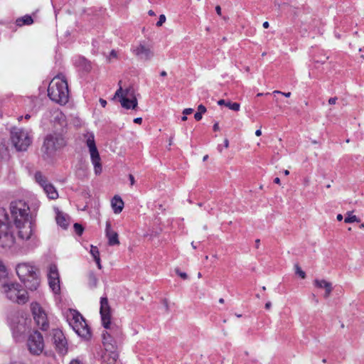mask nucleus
<instances>
[{
    "label": "nucleus",
    "mask_w": 364,
    "mask_h": 364,
    "mask_svg": "<svg viewBox=\"0 0 364 364\" xmlns=\"http://www.w3.org/2000/svg\"><path fill=\"white\" fill-rule=\"evenodd\" d=\"M49 98L60 105H66L69 101V89L68 81L62 75H56L48 87Z\"/></svg>",
    "instance_id": "f257e3e1"
},
{
    "label": "nucleus",
    "mask_w": 364,
    "mask_h": 364,
    "mask_svg": "<svg viewBox=\"0 0 364 364\" xmlns=\"http://www.w3.org/2000/svg\"><path fill=\"white\" fill-rule=\"evenodd\" d=\"M69 325L75 332L83 338L90 337V331L82 316L76 310L70 309L65 313Z\"/></svg>",
    "instance_id": "f03ea898"
},
{
    "label": "nucleus",
    "mask_w": 364,
    "mask_h": 364,
    "mask_svg": "<svg viewBox=\"0 0 364 364\" xmlns=\"http://www.w3.org/2000/svg\"><path fill=\"white\" fill-rule=\"evenodd\" d=\"M8 215L4 208H0V245L2 247H11L15 243V237L8 224Z\"/></svg>",
    "instance_id": "7ed1b4c3"
},
{
    "label": "nucleus",
    "mask_w": 364,
    "mask_h": 364,
    "mask_svg": "<svg viewBox=\"0 0 364 364\" xmlns=\"http://www.w3.org/2000/svg\"><path fill=\"white\" fill-rule=\"evenodd\" d=\"M85 142L88 147L91 162L95 174L99 175L102 171L101 159L97 150L93 133L87 132L83 135Z\"/></svg>",
    "instance_id": "20e7f679"
},
{
    "label": "nucleus",
    "mask_w": 364,
    "mask_h": 364,
    "mask_svg": "<svg viewBox=\"0 0 364 364\" xmlns=\"http://www.w3.org/2000/svg\"><path fill=\"white\" fill-rule=\"evenodd\" d=\"M114 98H118L122 107L127 109H135L138 100L134 90L131 88L123 89L121 85L116 91Z\"/></svg>",
    "instance_id": "39448f33"
},
{
    "label": "nucleus",
    "mask_w": 364,
    "mask_h": 364,
    "mask_svg": "<svg viewBox=\"0 0 364 364\" xmlns=\"http://www.w3.org/2000/svg\"><path fill=\"white\" fill-rule=\"evenodd\" d=\"M11 220L16 228L19 229L18 236L22 237L21 230L23 227V201L21 200H14L10 204Z\"/></svg>",
    "instance_id": "423d86ee"
},
{
    "label": "nucleus",
    "mask_w": 364,
    "mask_h": 364,
    "mask_svg": "<svg viewBox=\"0 0 364 364\" xmlns=\"http://www.w3.org/2000/svg\"><path fill=\"white\" fill-rule=\"evenodd\" d=\"M30 309L37 326L43 330L47 329L48 327V316L41 305L36 301H33L31 304Z\"/></svg>",
    "instance_id": "0eeeda50"
},
{
    "label": "nucleus",
    "mask_w": 364,
    "mask_h": 364,
    "mask_svg": "<svg viewBox=\"0 0 364 364\" xmlns=\"http://www.w3.org/2000/svg\"><path fill=\"white\" fill-rule=\"evenodd\" d=\"M2 291L6 294L7 298L17 304L23 301V293L21 284L18 283L4 284Z\"/></svg>",
    "instance_id": "6e6552de"
},
{
    "label": "nucleus",
    "mask_w": 364,
    "mask_h": 364,
    "mask_svg": "<svg viewBox=\"0 0 364 364\" xmlns=\"http://www.w3.org/2000/svg\"><path fill=\"white\" fill-rule=\"evenodd\" d=\"M28 348L33 354L38 355L41 353L44 348V341L41 333L33 332L28 338Z\"/></svg>",
    "instance_id": "1a4fd4ad"
},
{
    "label": "nucleus",
    "mask_w": 364,
    "mask_h": 364,
    "mask_svg": "<svg viewBox=\"0 0 364 364\" xmlns=\"http://www.w3.org/2000/svg\"><path fill=\"white\" fill-rule=\"evenodd\" d=\"M48 284L52 291L59 294L60 292V276L56 265L51 264L48 272Z\"/></svg>",
    "instance_id": "9d476101"
},
{
    "label": "nucleus",
    "mask_w": 364,
    "mask_h": 364,
    "mask_svg": "<svg viewBox=\"0 0 364 364\" xmlns=\"http://www.w3.org/2000/svg\"><path fill=\"white\" fill-rule=\"evenodd\" d=\"M52 335L56 350L61 354H65L68 352V343L63 331L59 329H54Z\"/></svg>",
    "instance_id": "9b49d317"
},
{
    "label": "nucleus",
    "mask_w": 364,
    "mask_h": 364,
    "mask_svg": "<svg viewBox=\"0 0 364 364\" xmlns=\"http://www.w3.org/2000/svg\"><path fill=\"white\" fill-rule=\"evenodd\" d=\"M100 314L102 325L105 328H109L110 326V308L107 299L105 297L100 299Z\"/></svg>",
    "instance_id": "f8f14e48"
},
{
    "label": "nucleus",
    "mask_w": 364,
    "mask_h": 364,
    "mask_svg": "<svg viewBox=\"0 0 364 364\" xmlns=\"http://www.w3.org/2000/svg\"><path fill=\"white\" fill-rule=\"evenodd\" d=\"M26 277H32V281L31 282V284H28V289L31 290H35L36 289L39 284V278L37 273V269L36 267L31 264H26Z\"/></svg>",
    "instance_id": "ddd939ff"
},
{
    "label": "nucleus",
    "mask_w": 364,
    "mask_h": 364,
    "mask_svg": "<svg viewBox=\"0 0 364 364\" xmlns=\"http://www.w3.org/2000/svg\"><path fill=\"white\" fill-rule=\"evenodd\" d=\"M23 132L21 129L13 128L11 131V142L17 151L22 150L23 147Z\"/></svg>",
    "instance_id": "4468645a"
},
{
    "label": "nucleus",
    "mask_w": 364,
    "mask_h": 364,
    "mask_svg": "<svg viewBox=\"0 0 364 364\" xmlns=\"http://www.w3.org/2000/svg\"><path fill=\"white\" fill-rule=\"evenodd\" d=\"M105 235L109 245L114 246L120 244L118 233L112 230L109 222H107L105 224Z\"/></svg>",
    "instance_id": "2eb2a0df"
},
{
    "label": "nucleus",
    "mask_w": 364,
    "mask_h": 364,
    "mask_svg": "<svg viewBox=\"0 0 364 364\" xmlns=\"http://www.w3.org/2000/svg\"><path fill=\"white\" fill-rule=\"evenodd\" d=\"M55 212V221L59 227L63 230H66L69 225V219L68 216L59 210L58 208H54Z\"/></svg>",
    "instance_id": "dca6fc26"
},
{
    "label": "nucleus",
    "mask_w": 364,
    "mask_h": 364,
    "mask_svg": "<svg viewBox=\"0 0 364 364\" xmlns=\"http://www.w3.org/2000/svg\"><path fill=\"white\" fill-rule=\"evenodd\" d=\"M124 206V203L122 198L115 195L111 200V207L114 214H119L122 212Z\"/></svg>",
    "instance_id": "f3484780"
},
{
    "label": "nucleus",
    "mask_w": 364,
    "mask_h": 364,
    "mask_svg": "<svg viewBox=\"0 0 364 364\" xmlns=\"http://www.w3.org/2000/svg\"><path fill=\"white\" fill-rule=\"evenodd\" d=\"M132 52L140 60H146L151 55V51L148 47H135Z\"/></svg>",
    "instance_id": "a211bd4d"
},
{
    "label": "nucleus",
    "mask_w": 364,
    "mask_h": 364,
    "mask_svg": "<svg viewBox=\"0 0 364 364\" xmlns=\"http://www.w3.org/2000/svg\"><path fill=\"white\" fill-rule=\"evenodd\" d=\"M103 48L101 53L107 62L110 63L117 59V52L112 47H103Z\"/></svg>",
    "instance_id": "6ab92c4d"
},
{
    "label": "nucleus",
    "mask_w": 364,
    "mask_h": 364,
    "mask_svg": "<svg viewBox=\"0 0 364 364\" xmlns=\"http://www.w3.org/2000/svg\"><path fill=\"white\" fill-rule=\"evenodd\" d=\"M43 188L49 198L54 200L58 198V193L53 184L48 183Z\"/></svg>",
    "instance_id": "aec40b11"
},
{
    "label": "nucleus",
    "mask_w": 364,
    "mask_h": 364,
    "mask_svg": "<svg viewBox=\"0 0 364 364\" xmlns=\"http://www.w3.org/2000/svg\"><path fill=\"white\" fill-rule=\"evenodd\" d=\"M314 284L317 288H324L326 290V296H328L331 292V284L326 280L316 279L314 281Z\"/></svg>",
    "instance_id": "412c9836"
},
{
    "label": "nucleus",
    "mask_w": 364,
    "mask_h": 364,
    "mask_svg": "<svg viewBox=\"0 0 364 364\" xmlns=\"http://www.w3.org/2000/svg\"><path fill=\"white\" fill-rule=\"evenodd\" d=\"M103 343L106 350H112L116 347L115 341L106 332L102 334Z\"/></svg>",
    "instance_id": "4be33fe9"
},
{
    "label": "nucleus",
    "mask_w": 364,
    "mask_h": 364,
    "mask_svg": "<svg viewBox=\"0 0 364 364\" xmlns=\"http://www.w3.org/2000/svg\"><path fill=\"white\" fill-rule=\"evenodd\" d=\"M90 254L94 258L95 261L96 262V264L97 265V267L101 269H102V264H101V260H100V254L98 248L96 246L91 245L90 246Z\"/></svg>",
    "instance_id": "5701e85b"
},
{
    "label": "nucleus",
    "mask_w": 364,
    "mask_h": 364,
    "mask_svg": "<svg viewBox=\"0 0 364 364\" xmlns=\"http://www.w3.org/2000/svg\"><path fill=\"white\" fill-rule=\"evenodd\" d=\"M34 216L31 214V215H28V214H24V223H29V228H30V231H29V233L26 236V239H29L31 235H33V228H34Z\"/></svg>",
    "instance_id": "b1692460"
},
{
    "label": "nucleus",
    "mask_w": 364,
    "mask_h": 364,
    "mask_svg": "<svg viewBox=\"0 0 364 364\" xmlns=\"http://www.w3.org/2000/svg\"><path fill=\"white\" fill-rule=\"evenodd\" d=\"M11 329L13 331V336L14 338L16 340V342L21 341V325L17 324L15 326L14 324H11Z\"/></svg>",
    "instance_id": "393cba45"
},
{
    "label": "nucleus",
    "mask_w": 364,
    "mask_h": 364,
    "mask_svg": "<svg viewBox=\"0 0 364 364\" xmlns=\"http://www.w3.org/2000/svg\"><path fill=\"white\" fill-rule=\"evenodd\" d=\"M358 223L360 222V219L353 214V211H349L347 213V216L345 218L346 223Z\"/></svg>",
    "instance_id": "a878e982"
},
{
    "label": "nucleus",
    "mask_w": 364,
    "mask_h": 364,
    "mask_svg": "<svg viewBox=\"0 0 364 364\" xmlns=\"http://www.w3.org/2000/svg\"><path fill=\"white\" fill-rule=\"evenodd\" d=\"M38 18L36 12L33 13V15H24V25H31Z\"/></svg>",
    "instance_id": "bb28decb"
},
{
    "label": "nucleus",
    "mask_w": 364,
    "mask_h": 364,
    "mask_svg": "<svg viewBox=\"0 0 364 364\" xmlns=\"http://www.w3.org/2000/svg\"><path fill=\"white\" fill-rule=\"evenodd\" d=\"M34 178L36 181L42 186H44V184H47L48 182L46 178L40 173L36 172L35 173Z\"/></svg>",
    "instance_id": "cd10ccee"
},
{
    "label": "nucleus",
    "mask_w": 364,
    "mask_h": 364,
    "mask_svg": "<svg viewBox=\"0 0 364 364\" xmlns=\"http://www.w3.org/2000/svg\"><path fill=\"white\" fill-rule=\"evenodd\" d=\"M55 140L56 139L54 138L53 136H48L44 141V146L46 147L47 149H49L50 148H55Z\"/></svg>",
    "instance_id": "c85d7f7f"
},
{
    "label": "nucleus",
    "mask_w": 364,
    "mask_h": 364,
    "mask_svg": "<svg viewBox=\"0 0 364 364\" xmlns=\"http://www.w3.org/2000/svg\"><path fill=\"white\" fill-rule=\"evenodd\" d=\"M198 112L195 113L194 117L196 120L199 121L202 119V114L206 112V108L203 105H200L198 107Z\"/></svg>",
    "instance_id": "c756f323"
},
{
    "label": "nucleus",
    "mask_w": 364,
    "mask_h": 364,
    "mask_svg": "<svg viewBox=\"0 0 364 364\" xmlns=\"http://www.w3.org/2000/svg\"><path fill=\"white\" fill-rule=\"evenodd\" d=\"M7 276V269L3 262L0 260V281L6 279Z\"/></svg>",
    "instance_id": "7c9ffc66"
},
{
    "label": "nucleus",
    "mask_w": 364,
    "mask_h": 364,
    "mask_svg": "<svg viewBox=\"0 0 364 364\" xmlns=\"http://www.w3.org/2000/svg\"><path fill=\"white\" fill-rule=\"evenodd\" d=\"M225 106L228 107L230 109L234 111H239L240 108V105L237 102H231L230 101L227 102L225 103Z\"/></svg>",
    "instance_id": "2f4dec72"
},
{
    "label": "nucleus",
    "mask_w": 364,
    "mask_h": 364,
    "mask_svg": "<svg viewBox=\"0 0 364 364\" xmlns=\"http://www.w3.org/2000/svg\"><path fill=\"white\" fill-rule=\"evenodd\" d=\"M295 267V272H296V274L299 277H301V279H305L306 278V273L304 271H303L301 269V268L298 265V264H296L294 266Z\"/></svg>",
    "instance_id": "473e14b6"
},
{
    "label": "nucleus",
    "mask_w": 364,
    "mask_h": 364,
    "mask_svg": "<svg viewBox=\"0 0 364 364\" xmlns=\"http://www.w3.org/2000/svg\"><path fill=\"white\" fill-rule=\"evenodd\" d=\"M73 228H74L75 232L77 235H81L82 234V232L84 231V228L80 224L75 223L73 225Z\"/></svg>",
    "instance_id": "72a5a7b5"
},
{
    "label": "nucleus",
    "mask_w": 364,
    "mask_h": 364,
    "mask_svg": "<svg viewBox=\"0 0 364 364\" xmlns=\"http://www.w3.org/2000/svg\"><path fill=\"white\" fill-rule=\"evenodd\" d=\"M363 53V54H361L360 55V58H363L364 59V50H363L362 48H355V49H354V50H353L352 52H350V54H353V55H357L358 53Z\"/></svg>",
    "instance_id": "f704fd0d"
},
{
    "label": "nucleus",
    "mask_w": 364,
    "mask_h": 364,
    "mask_svg": "<svg viewBox=\"0 0 364 364\" xmlns=\"http://www.w3.org/2000/svg\"><path fill=\"white\" fill-rule=\"evenodd\" d=\"M166 16L164 14L160 15L159 21L156 22L157 26H161L166 21Z\"/></svg>",
    "instance_id": "c9c22d12"
},
{
    "label": "nucleus",
    "mask_w": 364,
    "mask_h": 364,
    "mask_svg": "<svg viewBox=\"0 0 364 364\" xmlns=\"http://www.w3.org/2000/svg\"><path fill=\"white\" fill-rule=\"evenodd\" d=\"M273 94H280V95H282L283 96H284L285 97H289L291 96V95L290 92H282L279 91V90L274 91Z\"/></svg>",
    "instance_id": "e433bc0d"
},
{
    "label": "nucleus",
    "mask_w": 364,
    "mask_h": 364,
    "mask_svg": "<svg viewBox=\"0 0 364 364\" xmlns=\"http://www.w3.org/2000/svg\"><path fill=\"white\" fill-rule=\"evenodd\" d=\"M31 144V139L28 136L24 137V146H28Z\"/></svg>",
    "instance_id": "4c0bfd02"
},
{
    "label": "nucleus",
    "mask_w": 364,
    "mask_h": 364,
    "mask_svg": "<svg viewBox=\"0 0 364 364\" xmlns=\"http://www.w3.org/2000/svg\"><path fill=\"white\" fill-rule=\"evenodd\" d=\"M193 109L192 108H186L183 110V114L185 115H188L191 113H192Z\"/></svg>",
    "instance_id": "58836bf2"
},
{
    "label": "nucleus",
    "mask_w": 364,
    "mask_h": 364,
    "mask_svg": "<svg viewBox=\"0 0 364 364\" xmlns=\"http://www.w3.org/2000/svg\"><path fill=\"white\" fill-rule=\"evenodd\" d=\"M21 267V264H17L16 270L17 275L18 276L19 279L21 280V275L20 274V272H19Z\"/></svg>",
    "instance_id": "ea45409f"
},
{
    "label": "nucleus",
    "mask_w": 364,
    "mask_h": 364,
    "mask_svg": "<svg viewBox=\"0 0 364 364\" xmlns=\"http://www.w3.org/2000/svg\"><path fill=\"white\" fill-rule=\"evenodd\" d=\"M177 274H178V275L180 277H181V278H182V279H187V277H188V276H187L186 273H185V272H178L177 271Z\"/></svg>",
    "instance_id": "a19ab883"
},
{
    "label": "nucleus",
    "mask_w": 364,
    "mask_h": 364,
    "mask_svg": "<svg viewBox=\"0 0 364 364\" xmlns=\"http://www.w3.org/2000/svg\"><path fill=\"white\" fill-rule=\"evenodd\" d=\"M336 101H337L336 97H331L328 100V104L335 105L336 103Z\"/></svg>",
    "instance_id": "79ce46f5"
},
{
    "label": "nucleus",
    "mask_w": 364,
    "mask_h": 364,
    "mask_svg": "<svg viewBox=\"0 0 364 364\" xmlns=\"http://www.w3.org/2000/svg\"><path fill=\"white\" fill-rule=\"evenodd\" d=\"M32 277L24 278V283H26V287L28 288V284H31Z\"/></svg>",
    "instance_id": "37998d69"
},
{
    "label": "nucleus",
    "mask_w": 364,
    "mask_h": 364,
    "mask_svg": "<svg viewBox=\"0 0 364 364\" xmlns=\"http://www.w3.org/2000/svg\"><path fill=\"white\" fill-rule=\"evenodd\" d=\"M213 129H214V131H216V132L220 130V127H219V123L218 122H215L213 124Z\"/></svg>",
    "instance_id": "c03bdc74"
},
{
    "label": "nucleus",
    "mask_w": 364,
    "mask_h": 364,
    "mask_svg": "<svg viewBox=\"0 0 364 364\" xmlns=\"http://www.w3.org/2000/svg\"><path fill=\"white\" fill-rule=\"evenodd\" d=\"M134 122L136 124H141L142 122V118L141 117H136L134 119Z\"/></svg>",
    "instance_id": "a18cd8bd"
},
{
    "label": "nucleus",
    "mask_w": 364,
    "mask_h": 364,
    "mask_svg": "<svg viewBox=\"0 0 364 364\" xmlns=\"http://www.w3.org/2000/svg\"><path fill=\"white\" fill-rule=\"evenodd\" d=\"M215 11L219 16H221V8L220 6H216Z\"/></svg>",
    "instance_id": "49530a36"
},
{
    "label": "nucleus",
    "mask_w": 364,
    "mask_h": 364,
    "mask_svg": "<svg viewBox=\"0 0 364 364\" xmlns=\"http://www.w3.org/2000/svg\"><path fill=\"white\" fill-rule=\"evenodd\" d=\"M225 103H227V102L224 100H220L218 101V105H225Z\"/></svg>",
    "instance_id": "de8ad7c7"
},
{
    "label": "nucleus",
    "mask_w": 364,
    "mask_h": 364,
    "mask_svg": "<svg viewBox=\"0 0 364 364\" xmlns=\"http://www.w3.org/2000/svg\"><path fill=\"white\" fill-rule=\"evenodd\" d=\"M100 102L103 107H105L107 105V102L105 100L100 99Z\"/></svg>",
    "instance_id": "09e8293b"
},
{
    "label": "nucleus",
    "mask_w": 364,
    "mask_h": 364,
    "mask_svg": "<svg viewBox=\"0 0 364 364\" xmlns=\"http://www.w3.org/2000/svg\"><path fill=\"white\" fill-rule=\"evenodd\" d=\"M262 134L261 127L255 131V135L259 136Z\"/></svg>",
    "instance_id": "8fccbe9b"
},
{
    "label": "nucleus",
    "mask_w": 364,
    "mask_h": 364,
    "mask_svg": "<svg viewBox=\"0 0 364 364\" xmlns=\"http://www.w3.org/2000/svg\"><path fill=\"white\" fill-rule=\"evenodd\" d=\"M129 180L132 185H134V178L132 175H129Z\"/></svg>",
    "instance_id": "3c124183"
},
{
    "label": "nucleus",
    "mask_w": 364,
    "mask_h": 364,
    "mask_svg": "<svg viewBox=\"0 0 364 364\" xmlns=\"http://www.w3.org/2000/svg\"><path fill=\"white\" fill-rule=\"evenodd\" d=\"M70 364H82V363L78 360H73L70 362Z\"/></svg>",
    "instance_id": "603ef678"
},
{
    "label": "nucleus",
    "mask_w": 364,
    "mask_h": 364,
    "mask_svg": "<svg viewBox=\"0 0 364 364\" xmlns=\"http://www.w3.org/2000/svg\"><path fill=\"white\" fill-rule=\"evenodd\" d=\"M16 23H17V24H18V26H21L22 25V23H23V19H22V18H18V19H17V20H16Z\"/></svg>",
    "instance_id": "864d4df0"
},
{
    "label": "nucleus",
    "mask_w": 364,
    "mask_h": 364,
    "mask_svg": "<svg viewBox=\"0 0 364 364\" xmlns=\"http://www.w3.org/2000/svg\"><path fill=\"white\" fill-rule=\"evenodd\" d=\"M262 26H263V27H264V28H269V23H268L267 21H265V22H264V23H263V25H262Z\"/></svg>",
    "instance_id": "5fc2aeb1"
},
{
    "label": "nucleus",
    "mask_w": 364,
    "mask_h": 364,
    "mask_svg": "<svg viewBox=\"0 0 364 364\" xmlns=\"http://www.w3.org/2000/svg\"><path fill=\"white\" fill-rule=\"evenodd\" d=\"M336 218L338 221H341L343 220V215L341 214H338Z\"/></svg>",
    "instance_id": "6e6d98bb"
},
{
    "label": "nucleus",
    "mask_w": 364,
    "mask_h": 364,
    "mask_svg": "<svg viewBox=\"0 0 364 364\" xmlns=\"http://www.w3.org/2000/svg\"><path fill=\"white\" fill-rule=\"evenodd\" d=\"M274 183H276L277 184H280V179L278 177L275 178Z\"/></svg>",
    "instance_id": "4d7b16f0"
},
{
    "label": "nucleus",
    "mask_w": 364,
    "mask_h": 364,
    "mask_svg": "<svg viewBox=\"0 0 364 364\" xmlns=\"http://www.w3.org/2000/svg\"><path fill=\"white\" fill-rule=\"evenodd\" d=\"M225 148H228L229 146V141L228 139H225L224 141Z\"/></svg>",
    "instance_id": "13d9d810"
},
{
    "label": "nucleus",
    "mask_w": 364,
    "mask_h": 364,
    "mask_svg": "<svg viewBox=\"0 0 364 364\" xmlns=\"http://www.w3.org/2000/svg\"><path fill=\"white\" fill-rule=\"evenodd\" d=\"M271 305H272V304H271V302H269H269L266 303V304H265V307H266L267 309H269V308L271 307Z\"/></svg>",
    "instance_id": "bf43d9fd"
},
{
    "label": "nucleus",
    "mask_w": 364,
    "mask_h": 364,
    "mask_svg": "<svg viewBox=\"0 0 364 364\" xmlns=\"http://www.w3.org/2000/svg\"><path fill=\"white\" fill-rule=\"evenodd\" d=\"M149 15V16H154V12L152 11V10H150L149 12H148Z\"/></svg>",
    "instance_id": "052dcab7"
},
{
    "label": "nucleus",
    "mask_w": 364,
    "mask_h": 364,
    "mask_svg": "<svg viewBox=\"0 0 364 364\" xmlns=\"http://www.w3.org/2000/svg\"><path fill=\"white\" fill-rule=\"evenodd\" d=\"M181 119H182L183 121H186V120H187V115H185V114H184V115L182 117Z\"/></svg>",
    "instance_id": "680f3d73"
},
{
    "label": "nucleus",
    "mask_w": 364,
    "mask_h": 364,
    "mask_svg": "<svg viewBox=\"0 0 364 364\" xmlns=\"http://www.w3.org/2000/svg\"><path fill=\"white\" fill-rule=\"evenodd\" d=\"M284 173L285 176H288L289 174V171L288 170H285L284 171Z\"/></svg>",
    "instance_id": "e2e57ef3"
},
{
    "label": "nucleus",
    "mask_w": 364,
    "mask_h": 364,
    "mask_svg": "<svg viewBox=\"0 0 364 364\" xmlns=\"http://www.w3.org/2000/svg\"><path fill=\"white\" fill-rule=\"evenodd\" d=\"M219 302L223 304L224 302V299H219Z\"/></svg>",
    "instance_id": "0e129e2a"
},
{
    "label": "nucleus",
    "mask_w": 364,
    "mask_h": 364,
    "mask_svg": "<svg viewBox=\"0 0 364 364\" xmlns=\"http://www.w3.org/2000/svg\"><path fill=\"white\" fill-rule=\"evenodd\" d=\"M161 75L162 76H165V75H166V72H165V71H163V72L161 73Z\"/></svg>",
    "instance_id": "69168bd1"
},
{
    "label": "nucleus",
    "mask_w": 364,
    "mask_h": 364,
    "mask_svg": "<svg viewBox=\"0 0 364 364\" xmlns=\"http://www.w3.org/2000/svg\"><path fill=\"white\" fill-rule=\"evenodd\" d=\"M360 228H364V223H362V224L360 225Z\"/></svg>",
    "instance_id": "338daca9"
},
{
    "label": "nucleus",
    "mask_w": 364,
    "mask_h": 364,
    "mask_svg": "<svg viewBox=\"0 0 364 364\" xmlns=\"http://www.w3.org/2000/svg\"><path fill=\"white\" fill-rule=\"evenodd\" d=\"M11 364H21V363H16V362H15V363H11Z\"/></svg>",
    "instance_id": "774afa93"
}]
</instances>
